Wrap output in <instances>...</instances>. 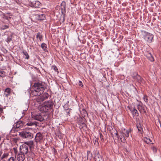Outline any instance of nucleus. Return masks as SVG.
I'll list each match as a JSON object with an SVG mask.
<instances>
[{
  "label": "nucleus",
  "instance_id": "1",
  "mask_svg": "<svg viewBox=\"0 0 161 161\" xmlns=\"http://www.w3.org/2000/svg\"><path fill=\"white\" fill-rule=\"evenodd\" d=\"M32 90L30 95L33 96H40L43 92L46 89L45 83L41 81L35 82L32 87Z\"/></svg>",
  "mask_w": 161,
  "mask_h": 161
},
{
  "label": "nucleus",
  "instance_id": "2",
  "mask_svg": "<svg viewBox=\"0 0 161 161\" xmlns=\"http://www.w3.org/2000/svg\"><path fill=\"white\" fill-rule=\"evenodd\" d=\"M54 103L53 101L50 100L45 102L38 107L40 111L42 112H46L53 109Z\"/></svg>",
  "mask_w": 161,
  "mask_h": 161
},
{
  "label": "nucleus",
  "instance_id": "3",
  "mask_svg": "<svg viewBox=\"0 0 161 161\" xmlns=\"http://www.w3.org/2000/svg\"><path fill=\"white\" fill-rule=\"evenodd\" d=\"M142 33L145 40L149 43L152 42L153 38V35L152 34L144 31H142Z\"/></svg>",
  "mask_w": 161,
  "mask_h": 161
},
{
  "label": "nucleus",
  "instance_id": "4",
  "mask_svg": "<svg viewBox=\"0 0 161 161\" xmlns=\"http://www.w3.org/2000/svg\"><path fill=\"white\" fill-rule=\"evenodd\" d=\"M19 135L23 138L27 139H31L33 137L32 134L27 130H24L19 132Z\"/></svg>",
  "mask_w": 161,
  "mask_h": 161
},
{
  "label": "nucleus",
  "instance_id": "5",
  "mask_svg": "<svg viewBox=\"0 0 161 161\" xmlns=\"http://www.w3.org/2000/svg\"><path fill=\"white\" fill-rule=\"evenodd\" d=\"M29 146L25 144H23L20 146L19 148L20 153L24 154H26L28 152Z\"/></svg>",
  "mask_w": 161,
  "mask_h": 161
},
{
  "label": "nucleus",
  "instance_id": "6",
  "mask_svg": "<svg viewBox=\"0 0 161 161\" xmlns=\"http://www.w3.org/2000/svg\"><path fill=\"white\" fill-rule=\"evenodd\" d=\"M32 117L34 119L40 122H42L44 120L43 117L40 113L35 114H32Z\"/></svg>",
  "mask_w": 161,
  "mask_h": 161
},
{
  "label": "nucleus",
  "instance_id": "7",
  "mask_svg": "<svg viewBox=\"0 0 161 161\" xmlns=\"http://www.w3.org/2000/svg\"><path fill=\"white\" fill-rule=\"evenodd\" d=\"M145 106L143 105L142 103L140 102L137 105V108L140 113H145Z\"/></svg>",
  "mask_w": 161,
  "mask_h": 161
},
{
  "label": "nucleus",
  "instance_id": "8",
  "mask_svg": "<svg viewBox=\"0 0 161 161\" xmlns=\"http://www.w3.org/2000/svg\"><path fill=\"white\" fill-rule=\"evenodd\" d=\"M40 4L41 3L39 1L34 0H31L30 4L31 7L35 8L38 7Z\"/></svg>",
  "mask_w": 161,
  "mask_h": 161
},
{
  "label": "nucleus",
  "instance_id": "9",
  "mask_svg": "<svg viewBox=\"0 0 161 161\" xmlns=\"http://www.w3.org/2000/svg\"><path fill=\"white\" fill-rule=\"evenodd\" d=\"M128 107L132 115L133 116L137 117L138 116V112L135 107Z\"/></svg>",
  "mask_w": 161,
  "mask_h": 161
},
{
  "label": "nucleus",
  "instance_id": "10",
  "mask_svg": "<svg viewBox=\"0 0 161 161\" xmlns=\"http://www.w3.org/2000/svg\"><path fill=\"white\" fill-rule=\"evenodd\" d=\"M94 158L95 161H104L103 158L99 154L98 151L96 152Z\"/></svg>",
  "mask_w": 161,
  "mask_h": 161
},
{
  "label": "nucleus",
  "instance_id": "11",
  "mask_svg": "<svg viewBox=\"0 0 161 161\" xmlns=\"http://www.w3.org/2000/svg\"><path fill=\"white\" fill-rule=\"evenodd\" d=\"M43 136L40 132L37 133L35 138L36 142L38 143L40 142L43 138Z\"/></svg>",
  "mask_w": 161,
  "mask_h": 161
},
{
  "label": "nucleus",
  "instance_id": "12",
  "mask_svg": "<svg viewBox=\"0 0 161 161\" xmlns=\"http://www.w3.org/2000/svg\"><path fill=\"white\" fill-rule=\"evenodd\" d=\"M16 157L17 158L18 161H23L25 159L24 154L20 153L16 155Z\"/></svg>",
  "mask_w": 161,
  "mask_h": 161
},
{
  "label": "nucleus",
  "instance_id": "13",
  "mask_svg": "<svg viewBox=\"0 0 161 161\" xmlns=\"http://www.w3.org/2000/svg\"><path fill=\"white\" fill-rule=\"evenodd\" d=\"M145 56L151 62H153L154 61V58L150 52H147L145 53Z\"/></svg>",
  "mask_w": 161,
  "mask_h": 161
},
{
  "label": "nucleus",
  "instance_id": "14",
  "mask_svg": "<svg viewBox=\"0 0 161 161\" xmlns=\"http://www.w3.org/2000/svg\"><path fill=\"white\" fill-rule=\"evenodd\" d=\"M8 34V37L5 40L8 43L10 42L12 40V39L14 35V33L13 32H10Z\"/></svg>",
  "mask_w": 161,
  "mask_h": 161
},
{
  "label": "nucleus",
  "instance_id": "15",
  "mask_svg": "<svg viewBox=\"0 0 161 161\" xmlns=\"http://www.w3.org/2000/svg\"><path fill=\"white\" fill-rule=\"evenodd\" d=\"M36 18L38 20H42L44 19L45 16L44 14H37L36 15Z\"/></svg>",
  "mask_w": 161,
  "mask_h": 161
},
{
  "label": "nucleus",
  "instance_id": "16",
  "mask_svg": "<svg viewBox=\"0 0 161 161\" xmlns=\"http://www.w3.org/2000/svg\"><path fill=\"white\" fill-rule=\"evenodd\" d=\"M49 95L47 93H44L43 95L40 97V99L41 101H43L44 100L47 99L49 97Z\"/></svg>",
  "mask_w": 161,
  "mask_h": 161
},
{
  "label": "nucleus",
  "instance_id": "17",
  "mask_svg": "<svg viewBox=\"0 0 161 161\" xmlns=\"http://www.w3.org/2000/svg\"><path fill=\"white\" fill-rule=\"evenodd\" d=\"M135 79L139 83L141 84H143L144 83V80L139 75H137V76L135 77Z\"/></svg>",
  "mask_w": 161,
  "mask_h": 161
},
{
  "label": "nucleus",
  "instance_id": "18",
  "mask_svg": "<svg viewBox=\"0 0 161 161\" xmlns=\"http://www.w3.org/2000/svg\"><path fill=\"white\" fill-rule=\"evenodd\" d=\"M23 125V122L21 121H19L15 123L14 125V126L15 128H18L21 126H22Z\"/></svg>",
  "mask_w": 161,
  "mask_h": 161
},
{
  "label": "nucleus",
  "instance_id": "19",
  "mask_svg": "<svg viewBox=\"0 0 161 161\" xmlns=\"http://www.w3.org/2000/svg\"><path fill=\"white\" fill-rule=\"evenodd\" d=\"M4 92L6 93H4V95H5L6 97H8L10 94L11 89L9 88H6Z\"/></svg>",
  "mask_w": 161,
  "mask_h": 161
},
{
  "label": "nucleus",
  "instance_id": "20",
  "mask_svg": "<svg viewBox=\"0 0 161 161\" xmlns=\"http://www.w3.org/2000/svg\"><path fill=\"white\" fill-rule=\"evenodd\" d=\"M7 74L5 72L1 70L0 71V76L2 77H4L5 76H6Z\"/></svg>",
  "mask_w": 161,
  "mask_h": 161
},
{
  "label": "nucleus",
  "instance_id": "21",
  "mask_svg": "<svg viewBox=\"0 0 161 161\" xmlns=\"http://www.w3.org/2000/svg\"><path fill=\"white\" fill-rule=\"evenodd\" d=\"M41 47L42 49H43L45 52L47 51V47L46 44L45 43H42L41 44Z\"/></svg>",
  "mask_w": 161,
  "mask_h": 161
},
{
  "label": "nucleus",
  "instance_id": "22",
  "mask_svg": "<svg viewBox=\"0 0 161 161\" xmlns=\"http://www.w3.org/2000/svg\"><path fill=\"white\" fill-rule=\"evenodd\" d=\"M131 133L130 129L127 130H126L125 132V136L127 137H128L129 136V134Z\"/></svg>",
  "mask_w": 161,
  "mask_h": 161
},
{
  "label": "nucleus",
  "instance_id": "23",
  "mask_svg": "<svg viewBox=\"0 0 161 161\" xmlns=\"http://www.w3.org/2000/svg\"><path fill=\"white\" fill-rule=\"evenodd\" d=\"M23 53L25 56V59H28L29 58V56L27 53V52L25 50H23Z\"/></svg>",
  "mask_w": 161,
  "mask_h": 161
},
{
  "label": "nucleus",
  "instance_id": "24",
  "mask_svg": "<svg viewBox=\"0 0 161 161\" xmlns=\"http://www.w3.org/2000/svg\"><path fill=\"white\" fill-rule=\"evenodd\" d=\"M36 37L37 39L39 38L40 41H41L42 39V35L40 33L38 32L37 34Z\"/></svg>",
  "mask_w": 161,
  "mask_h": 161
},
{
  "label": "nucleus",
  "instance_id": "25",
  "mask_svg": "<svg viewBox=\"0 0 161 161\" xmlns=\"http://www.w3.org/2000/svg\"><path fill=\"white\" fill-rule=\"evenodd\" d=\"M144 141L147 144L150 143V142H151L150 139L147 137L145 138H144Z\"/></svg>",
  "mask_w": 161,
  "mask_h": 161
},
{
  "label": "nucleus",
  "instance_id": "26",
  "mask_svg": "<svg viewBox=\"0 0 161 161\" xmlns=\"http://www.w3.org/2000/svg\"><path fill=\"white\" fill-rule=\"evenodd\" d=\"M8 154L7 153H4L2 155L1 157V159H3L5 158H6L8 156Z\"/></svg>",
  "mask_w": 161,
  "mask_h": 161
},
{
  "label": "nucleus",
  "instance_id": "27",
  "mask_svg": "<svg viewBox=\"0 0 161 161\" xmlns=\"http://www.w3.org/2000/svg\"><path fill=\"white\" fill-rule=\"evenodd\" d=\"M92 154L90 151H88L87 152V158L91 159L92 158Z\"/></svg>",
  "mask_w": 161,
  "mask_h": 161
},
{
  "label": "nucleus",
  "instance_id": "28",
  "mask_svg": "<svg viewBox=\"0 0 161 161\" xmlns=\"http://www.w3.org/2000/svg\"><path fill=\"white\" fill-rule=\"evenodd\" d=\"M36 125V124L34 122H29L27 123L26 125L28 126H31Z\"/></svg>",
  "mask_w": 161,
  "mask_h": 161
},
{
  "label": "nucleus",
  "instance_id": "29",
  "mask_svg": "<svg viewBox=\"0 0 161 161\" xmlns=\"http://www.w3.org/2000/svg\"><path fill=\"white\" fill-rule=\"evenodd\" d=\"M52 69L53 70L55 71V72H57V74L58 73V69L56 66H53L52 67Z\"/></svg>",
  "mask_w": 161,
  "mask_h": 161
},
{
  "label": "nucleus",
  "instance_id": "30",
  "mask_svg": "<svg viewBox=\"0 0 161 161\" xmlns=\"http://www.w3.org/2000/svg\"><path fill=\"white\" fill-rule=\"evenodd\" d=\"M9 26L7 25H2L1 27V29L2 30H5L7 29L8 28Z\"/></svg>",
  "mask_w": 161,
  "mask_h": 161
},
{
  "label": "nucleus",
  "instance_id": "31",
  "mask_svg": "<svg viewBox=\"0 0 161 161\" xmlns=\"http://www.w3.org/2000/svg\"><path fill=\"white\" fill-rule=\"evenodd\" d=\"M143 99L145 102H148V100L147 98V97L146 95H144V97H143Z\"/></svg>",
  "mask_w": 161,
  "mask_h": 161
},
{
  "label": "nucleus",
  "instance_id": "32",
  "mask_svg": "<svg viewBox=\"0 0 161 161\" xmlns=\"http://www.w3.org/2000/svg\"><path fill=\"white\" fill-rule=\"evenodd\" d=\"M137 128L139 131H141L142 129V128L140 124H137L136 125Z\"/></svg>",
  "mask_w": 161,
  "mask_h": 161
},
{
  "label": "nucleus",
  "instance_id": "33",
  "mask_svg": "<svg viewBox=\"0 0 161 161\" xmlns=\"http://www.w3.org/2000/svg\"><path fill=\"white\" fill-rule=\"evenodd\" d=\"M151 148L154 152L156 153L157 152V149L155 147L153 146Z\"/></svg>",
  "mask_w": 161,
  "mask_h": 161
},
{
  "label": "nucleus",
  "instance_id": "34",
  "mask_svg": "<svg viewBox=\"0 0 161 161\" xmlns=\"http://www.w3.org/2000/svg\"><path fill=\"white\" fill-rule=\"evenodd\" d=\"M13 149L14 150V153L16 155L18 152L17 147H15L13 148Z\"/></svg>",
  "mask_w": 161,
  "mask_h": 161
},
{
  "label": "nucleus",
  "instance_id": "35",
  "mask_svg": "<svg viewBox=\"0 0 161 161\" xmlns=\"http://www.w3.org/2000/svg\"><path fill=\"white\" fill-rule=\"evenodd\" d=\"M100 138L101 141H102V142H103L104 141V139L103 138V135H102V134H100Z\"/></svg>",
  "mask_w": 161,
  "mask_h": 161
},
{
  "label": "nucleus",
  "instance_id": "36",
  "mask_svg": "<svg viewBox=\"0 0 161 161\" xmlns=\"http://www.w3.org/2000/svg\"><path fill=\"white\" fill-rule=\"evenodd\" d=\"M4 18L6 19L9 20L11 19V17L10 16H7L6 15L4 16Z\"/></svg>",
  "mask_w": 161,
  "mask_h": 161
},
{
  "label": "nucleus",
  "instance_id": "37",
  "mask_svg": "<svg viewBox=\"0 0 161 161\" xmlns=\"http://www.w3.org/2000/svg\"><path fill=\"white\" fill-rule=\"evenodd\" d=\"M8 161H14V158L13 157H11L8 159Z\"/></svg>",
  "mask_w": 161,
  "mask_h": 161
},
{
  "label": "nucleus",
  "instance_id": "38",
  "mask_svg": "<svg viewBox=\"0 0 161 161\" xmlns=\"http://www.w3.org/2000/svg\"><path fill=\"white\" fill-rule=\"evenodd\" d=\"M78 85L79 86L81 87H83V86L82 83L81 81H79Z\"/></svg>",
  "mask_w": 161,
  "mask_h": 161
},
{
  "label": "nucleus",
  "instance_id": "39",
  "mask_svg": "<svg viewBox=\"0 0 161 161\" xmlns=\"http://www.w3.org/2000/svg\"><path fill=\"white\" fill-rule=\"evenodd\" d=\"M61 5L62 6H63V7L64 8H65V2H63L61 3Z\"/></svg>",
  "mask_w": 161,
  "mask_h": 161
},
{
  "label": "nucleus",
  "instance_id": "40",
  "mask_svg": "<svg viewBox=\"0 0 161 161\" xmlns=\"http://www.w3.org/2000/svg\"><path fill=\"white\" fill-rule=\"evenodd\" d=\"M29 144L31 146H32L34 144V142L33 141H30L29 142Z\"/></svg>",
  "mask_w": 161,
  "mask_h": 161
},
{
  "label": "nucleus",
  "instance_id": "41",
  "mask_svg": "<svg viewBox=\"0 0 161 161\" xmlns=\"http://www.w3.org/2000/svg\"><path fill=\"white\" fill-rule=\"evenodd\" d=\"M3 153V152L2 151L0 150V159H1V157L2 156V154Z\"/></svg>",
  "mask_w": 161,
  "mask_h": 161
},
{
  "label": "nucleus",
  "instance_id": "42",
  "mask_svg": "<svg viewBox=\"0 0 161 161\" xmlns=\"http://www.w3.org/2000/svg\"><path fill=\"white\" fill-rule=\"evenodd\" d=\"M116 133H115V135H116V136H117V138L118 139H119V135L118 134V132H117V131L116 130Z\"/></svg>",
  "mask_w": 161,
  "mask_h": 161
},
{
  "label": "nucleus",
  "instance_id": "43",
  "mask_svg": "<svg viewBox=\"0 0 161 161\" xmlns=\"http://www.w3.org/2000/svg\"><path fill=\"white\" fill-rule=\"evenodd\" d=\"M0 112L1 113H3V108L0 107Z\"/></svg>",
  "mask_w": 161,
  "mask_h": 161
},
{
  "label": "nucleus",
  "instance_id": "44",
  "mask_svg": "<svg viewBox=\"0 0 161 161\" xmlns=\"http://www.w3.org/2000/svg\"><path fill=\"white\" fill-rule=\"evenodd\" d=\"M70 109H69V110H68V111H67V113L68 114H70Z\"/></svg>",
  "mask_w": 161,
  "mask_h": 161
},
{
  "label": "nucleus",
  "instance_id": "45",
  "mask_svg": "<svg viewBox=\"0 0 161 161\" xmlns=\"http://www.w3.org/2000/svg\"><path fill=\"white\" fill-rule=\"evenodd\" d=\"M1 140V138L0 137V140Z\"/></svg>",
  "mask_w": 161,
  "mask_h": 161
}]
</instances>
